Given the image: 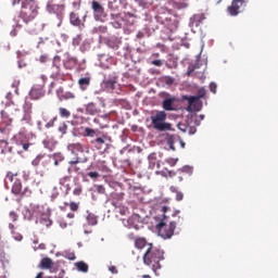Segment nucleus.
Wrapping results in <instances>:
<instances>
[{
  "label": "nucleus",
  "instance_id": "obj_1",
  "mask_svg": "<svg viewBox=\"0 0 278 278\" xmlns=\"http://www.w3.org/2000/svg\"><path fill=\"white\" fill-rule=\"evenodd\" d=\"M148 247L143 254V264L151 266L152 270L156 273L162 268L160 263L164 260V250L153 245V243H150Z\"/></svg>",
  "mask_w": 278,
  "mask_h": 278
},
{
  "label": "nucleus",
  "instance_id": "obj_2",
  "mask_svg": "<svg viewBox=\"0 0 278 278\" xmlns=\"http://www.w3.org/2000/svg\"><path fill=\"white\" fill-rule=\"evenodd\" d=\"M170 208L168 206H163L161 212L163 214V219L161 223L156 225V229L159 231V236L163 238L164 240H168V238H173L175 236V229L177 228V222H170L168 225L166 224V212H168Z\"/></svg>",
  "mask_w": 278,
  "mask_h": 278
},
{
  "label": "nucleus",
  "instance_id": "obj_3",
  "mask_svg": "<svg viewBox=\"0 0 278 278\" xmlns=\"http://www.w3.org/2000/svg\"><path fill=\"white\" fill-rule=\"evenodd\" d=\"M38 16V3L36 0H23L20 11V17L24 23H31Z\"/></svg>",
  "mask_w": 278,
  "mask_h": 278
},
{
  "label": "nucleus",
  "instance_id": "obj_4",
  "mask_svg": "<svg viewBox=\"0 0 278 278\" xmlns=\"http://www.w3.org/2000/svg\"><path fill=\"white\" fill-rule=\"evenodd\" d=\"M18 173H12L8 172L7 173V179L13 184L12 185V193L16 194V197H29L31 195V190H29V187H25L23 189V184L21 182V179L17 178Z\"/></svg>",
  "mask_w": 278,
  "mask_h": 278
},
{
  "label": "nucleus",
  "instance_id": "obj_5",
  "mask_svg": "<svg viewBox=\"0 0 278 278\" xmlns=\"http://www.w3.org/2000/svg\"><path fill=\"white\" fill-rule=\"evenodd\" d=\"M101 130L93 129L90 127L85 128V137L87 138H96L90 141L92 147L97 149V151H101L103 149V144H105V140H108V136L102 135Z\"/></svg>",
  "mask_w": 278,
  "mask_h": 278
},
{
  "label": "nucleus",
  "instance_id": "obj_6",
  "mask_svg": "<svg viewBox=\"0 0 278 278\" xmlns=\"http://www.w3.org/2000/svg\"><path fill=\"white\" fill-rule=\"evenodd\" d=\"M166 112L157 111L156 114L151 115L152 127L156 131H170L172 125L166 123Z\"/></svg>",
  "mask_w": 278,
  "mask_h": 278
},
{
  "label": "nucleus",
  "instance_id": "obj_7",
  "mask_svg": "<svg viewBox=\"0 0 278 278\" xmlns=\"http://www.w3.org/2000/svg\"><path fill=\"white\" fill-rule=\"evenodd\" d=\"M188 101L187 112H201L203 110V94L200 96H190L185 98Z\"/></svg>",
  "mask_w": 278,
  "mask_h": 278
},
{
  "label": "nucleus",
  "instance_id": "obj_8",
  "mask_svg": "<svg viewBox=\"0 0 278 278\" xmlns=\"http://www.w3.org/2000/svg\"><path fill=\"white\" fill-rule=\"evenodd\" d=\"M40 79L42 84L33 86L29 92V97L34 101H38V99H42V97H45V84H47V76L41 75Z\"/></svg>",
  "mask_w": 278,
  "mask_h": 278
},
{
  "label": "nucleus",
  "instance_id": "obj_9",
  "mask_svg": "<svg viewBox=\"0 0 278 278\" xmlns=\"http://www.w3.org/2000/svg\"><path fill=\"white\" fill-rule=\"evenodd\" d=\"M88 162V157H79L72 160L68 162L67 173L71 175V173H76L77 175H81V164H86Z\"/></svg>",
  "mask_w": 278,
  "mask_h": 278
},
{
  "label": "nucleus",
  "instance_id": "obj_10",
  "mask_svg": "<svg viewBox=\"0 0 278 278\" xmlns=\"http://www.w3.org/2000/svg\"><path fill=\"white\" fill-rule=\"evenodd\" d=\"M121 201H123V193L114 194L112 200V205L113 207H116L117 210H119L121 216H125L127 212H129V208H127V206H123Z\"/></svg>",
  "mask_w": 278,
  "mask_h": 278
},
{
  "label": "nucleus",
  "instance_id": "obj_11",
  "mask_svg": "<svg viewBox=\"0 0 278 278\" xmlns=\"http://www.w3.org/2000/svg\"><path fill=\"white\" fill-rule=\"evenodd\" d=\"M242 5H244V0H232L231 5L227 8V12L230 16H238Z\"/></svg>",
  "mask_w": 278,
  "mask_h": 278
},
{
  "label": "nucleus",
  "instance_id": "obj_12",
  "mask_svg": "<svg viewBox=\"0 0 278 278\" xmlns=\"http://www.w3.org/2000/svg\"><path fill=\"white\" fill-rule=\"evenodd\" d=\"M85 112L89 116H97V114H101V109L97 103L94 102H89L85 105Z\"/></svg>",
  "mask_w": 278,
  "mask_h": 278
},
{
  "label": "nucleus",
  "instance_id": "obj_13",
  "mask_svg": "<svg viewBox=\"0 0 278 278\" xmlns=\"http://www.w3.org/2000/svg\"><path fill=\"white\" fill-rule=\"evenodd\" d=\"M25 135V131H20L18 135H15L13 137V140H15V143L17 147H22L23 151H29V147H31V143H25L21 140V137Z\"/></svg>",
  "mask_w": 278,
  "mask_h": 278
},
{
  "label": "nucleus",
  "instance_id": "obj_14",
  "mask_svg": "<svg viewBox=\"0 0 278 278\" xmlns=\"http://www.w3.org/2000/svg\"><path fill=\"white\" fill-rule=\"evenodd\" d=\"M92 5V10L94 12V16L96 18H101V16H103L105 9L103 8V5H101V3H99L98 1L93 0L91 2Z\"/></svg>",
  "mask_w": 278,
  "mask_h": 278
},
{
  "label": "nucleus",
  "instance_id": "obj_15",
  "mask_svg": "<svg viewBox=\"0 0 278 278\" xmlns=\"http://www.w3.org/2000/svg\"><path fill=\"white\" fill-rule=\"evenodd\" d=\"M149 244L151 243H149L143 237L135 238V249H138L139 251H142V249L146 248L149 249Z\"/></svg>",
  "mask_w": 278,
  "mask_h": 278
},
{
  "label": "nucleus",
  "instance_id": "obj_16",
  "mask_svg": "<svg viewBox=\"0 0 278 278\" xmlns=\"http://www.w3.org/2000/svg\"><path fill=\"white\" fill-rule=\"evenodd\" d=\"M52 267H53V260H51L50 257H43L39 263V268H41V270H49Z\"/></svg>",
  "mask_w": 278,
  "mask_h": 278
},
{
  "label": "nucleus",
  "instance_id": "obj_17",
  "mask_svg": "<svg viewBox=\"0 0 278 278\" xmlns=\"http://www.w3.org/2000/svg\"><path fill=\"white\" fill-rule=\"evenodd\" d=\"M70 23L71 25H74V27H81L84 23H81V20L79 18V14L72 12L70 14Z\"/></svg>",
  "mask_w": 278,
  "mask_h": 278
},
{
  "label": "nucleus",
  "instance_id": "obj_18",
  "mask_svg": "<svg viewBox=\"0 0 278 278\" xmlns=\"http://www.w3.org/2000/svg\"><path fill=\"white\" fill-rule=\"evenodd\" d=\"M3 123L5 124L4 128H0L1 134H10V126L12 125V118L8 117V115L2 112Z\"/></svg>",
  "mask_w": 278,
  "mask_h": 278
},
{
  "label": "nucleus",
  "instance_id": "obj_19",
  "mask_svg": "<svg viewBox=\"0 0 278 278\" xmlns=\"http://www.w3.org/2000/svg\"><path fill=\"white\" fill-rule=\"evenodd\" d=\"M173 5L176 10H185V8H188V0H174Z\"/></svg>",
  "mask_w": 278,
  "mask_h": 278
},
{
  "label": "nucleus",
  "instance_id": "obj_20",
  "mask_svg": "<svg viewBox=\"0 0 278 278\" xmlns=\"http://www.w3.org/2000/svg\"><path fill=\"white\" fill-rule=\"evenodd\" d=\"M174 101H175V99H170V98L165 99V100L163 101V110H166V112H173V110H175V109L173 108Z\"/></svg>",
  "mask_w": 278,
  "mask_h": 278
},
{
  "label": "nucleus",
  "instance_id": "obj_21",
  "mask_svg": "<svg viewBox=\"0 0 278 278\" xmlns=\"http://www.w3.org/2000/svg\"><path fill=\"white\" fill-rule=\"evenodd\" d=\"M67 149L72 152L75 153V151H79L80 153H84V146L81 143H70L67 146Z\"/></svg>",
  "mask_w": 278,
  "mask_h": 278
},
{
  "label": "nucleus",
  "instance_id": "obj_22",
  "mask_svg": "<svg viewBox=\"0 0 278 278\" xmlns=\"http://www.w3.org/2000/svg\"><path fill=\"white\" fill-rule=\"evenodd\" d=\"M87 223L88 225H91V227H94L99 223V217L94 215V213H89L87 215Z\"/></svg>",
  "mask_w": 278,
  "mask_h": 278
},
{
  "label": "nucleus",
  "instance_id": "obj_23",
  "mask_svg": "<svg viewBox=\"0 0 278 278\" xmlns=\"http://www.w3.org/2000/svg\"><path fill=\"white\" fill-rule=\"evenodd\" d=\"M78 85L80 89L88 90V86H90V77H84L78 79Z\"/></svg>",
  "mask_w": 278,
  "mask_h": 278
},
{
  "label": "nucleus",
  "instance_id": "obj_24",
  "mask_svg": "<svg viewBox=\"0 0 278 278\" xmlns=\"http://www.w3.org/2000/svg\"><path fill=\"white\" fill-rule=\"evenodd\" d=\"M75 267L79 273H88L89 269L88 264H86L84 261L75 263Z\"/></svg>",
  "mask_w": 278,
  "mask_h": 278
},
{
  "label": "nucleus",
  "instance_id": "obj_25",
  "mask_svg": "<svg viewBox=\"0 0 278 278\" xmlns=\"http://www.w3.org/2000/svg\"><path fill=\"white\" fill-rule=\"evenodd\" d=\"M53 10H60V13H58V18L60 21L58 27H60V25H62V20L64 18V7L53 5Z\"/></svg>",
  "mask_w": 278,
  "mask_h": 278
},
{
  "label": "nucleus",
  "instance_id": "obj_26",
  "mask_svg": "<svg viewBox=\"0 0 278 278\" xmlns=\"http://www.w3.org/2000/svg\"><path fill=\"white\" fill-rule=\"evenodd\" d=\"M103 84H104L105 88H109V90H114V86L116 84V78H110V79L105 78L103 80Z\"/></svg>",
  "mask_w": 278,
  "mask_h": 278
},
{
  "label": "nucleus",
  "instance_id": "obj_27",
  "mask_svg": "<svg viewBox=\"0 0 278 278\" xmlns=\"http://www.w3.org/2000/svg\"><path fill=\"white\" fill-rule=\"evenodd\" d=\"M68 181H71V177L64 176L60 178L59 184L60 186H66V194H68V191L71 190V187L68 186Z\"/></svg>",
  "mask_w": 278,
  "mask_h": 278
},
{
  "label": "nucleus",
  "instance_id": "obj_28",
  "mask_svg": "<svg viewBox=\"0 0 278 278\" xmlns=\"http://www.w3.org/2000/svg\"><path fill=\"white\" fill-rule=\"evenodd\" d=\"M159 175H161L162 177H166V178H173L175 177V175H177V173H175L174 170H168V169H163L161 172H157Z\"/></svg>",
  "mask_w": 278,
  "mask_h": 278
},
{
  "label": "nucleus",
  "instance_id": "obj_29",
  "mask_svg": "<svg viewBox=\"0 0 278 278\" xmlns=\"http://www.w3.org/2000/svg\"><path fill=\"white\" fill-rule=\"evenodd\" d=\"M59 114H60L61 118H71V111H68V109L60 108Z\"/></svg>",
  "mask_w": 278,
  "mask_h": 278
},
{
  "label": "nucleus",
  "instance_id": "obj_30",
  "mask_svg": "<svg viewBox=\"0 0 278 278\" xmlns=\"http://www.w3.org/2000/svg\"><path fill=\"white\" fill-rule=\"evenodd\" d=\"M65 205H68V207L72 212H78L79 211V203L71 202L70 204L65 203Z\"/></svg>",
  "mask_w": 278,
  "mask_h": 278
},
{
  "label": "nucleus",
  "instance_id": "obj_31",
  "mask_svg": "<svg viewBox=\"0 0 278 278\" xmlns=\"http://www.w3.org/2000/svg\"><path fill=\"white\" fill-rule=\"evenodd\" d=\"M59 131L62 134V136L66 135V131H68V125L66 123H63L59 126Z\"/></svg>",
  "mask_w": 278,
  "mask_h": 278
},
{
  "label": "nucleus",
  "instance_id": "obj_32",
  "mask_svg": "<svg viewBox=\"0 0 278 278\" xmlns=\"http://www.w3.org/2000/svg\"><path fill=\"white\" fill-rule=\"evenodd\" d=\"M165 162H166V164H168L169 166H176V165H177V162H179V159L169 157V159H166Z\"/></svg>",
  "mask_w": 278,
  "mask_h": 278
},
{
  "label": "nucleus",
  "instance_id": "obj_33",
  "mask_svg": "<svg viewBox=\"0 0 278 278\" xmlns=\"http://www.w3.org/2000/svg\"><path fill=\"white\" fill-rule=\"evenodd\" d=\"M62 99L68 100V99H75V93L67 91L62 94Z\"/></svg>",
  "mask_w": 278,
  "mask_h": 278
},
{
  "label": "nucleus",
  "instance_id": "obj_34",
  "mask_svg": "<svg viewBox=\"0 0 278 278\" xmlns=\"http://www.w3.org/2000/svg\"><path fill=\"white\" fill-rule=\"evenodd\" d=\"M87 177H90V179H99L100 175L98 172H89Z\"/></svg>",
  "mask_w": 278,
  "mask_h": 278
},
{
  "label": "nucleus",
  "instance_id": "obj_35",
  "mask_svg": "<svg viewBox=\"0 0 278 278\" xmlns=\"http://www.w3.org/2000/svg\"><path fill=\"white\" fill-rule=\"evenodd\" d=\"M96 190L99 194H105V187H103V185H98Z\"/></svg>",
  "mask_w": 278,
  "mask_h": 278
},
{
  "label": "nucleus",
  "instance_id": "obj_36",
  "mask_svg": "<svg viewBox=\"0 0 278 278\" xmlns=\"http://www.w3.org/2000/svg\"><path fill=\"white\" fill-rule=\"evenodd\" d=\"M42 160V156H37L36 159L33 160L31 164L33 166H40V161Z\"/></svg>",
  "mask_w": 278,
  "mask_h": 278
},
{
  "label": "nucleus",
  "instance_id": "obj_37",
  "mask_svg": "<svg viewBox=\"0 0 278 278\" xmlns=\"http://www.w3.org/2000/svg\"><path fill=\"white\" fill-rule=\"evenodd\" d=\"M83 192V189L81 187H76L74 190H73V194H75V197H79V194H81Z\"/></svg>",
  "mask_w": 278,
  "mask_h": 278
},
{
  "label": "nucleus",
  "instance_id": "obj_38",
  "mask_svg": "<svg viewBox=\"0 0 278 278\" xmlns=\"http://www.w3.org/2000/svg\"><path fill=\"white\" fill-rule=\"evenodd\" d=\"M43 144H45L46 149H49L50 151H53V146H51V141L45 140Z\"/></svg>",
  "mask_w": 278,
  "mask_h": 278
},
{
  "label": "nucleus",
  "instance_id": "obj_39",
  "mask_svg": "<svg viewBox=\"0 0 278 278\" xmlns=\"http://www.w3.org/2000/svg\"><path fill=\"white\" fill-rule=\"evenodd\" d=\"M10 218L13 223H16V220H18V215H16L14 212H11Z\"/></svg>",
  "mask_w": 278,
  "mask_h": 278
},
{
  "label": "nucleus",
  "instance_id": "obj_40",
  "mask_svg": "<svg viewBox=\"0 0 278 278\" xmlns=\"http://www.w3.org/2000/svg\"><path fill=\"white\" fill-rule=\"evenodd\" d=\"M176 201H184V193L181 191L176 193Z\"/></svg>",
  "mask_w": 278,
  "mask_h": 278
},
{
  "label": "nucleus",
  "instance_id": "obj_41",
  "mask_svg": "<svg viewBox=\"0 0 278 278\" xmlns=\"http://www.w3.org/2000/svg\"><path fill=\"white\" fill-rule=\"evenodd\" d=\"M109 270H110L113 275H117V274H118V269L116 268V266H111V267H109Z\"/></svg>",
  "mask_w": 278,
  "mask_h": 278
},
{
  "label": "nucleus",
  "instance_id": "obj_42",
  "mask_svg": "<svg viewBox=\"0 0 278 278\" xmlns=\"http://www.w3.org/2000/svg\"><path fill=\"white\" fill-rule=\"evenodd\" d=\"M152 64L154 66H162L163 62H162V60H154V61H152Z\"/></svg>",
  "mask_w": 278,
  "mask_h": 278
},
{
  "label": "nucleus",
  "instance_id": "obj_43",
  "mask_svg": "<svg viewBox=\"0 0 278 278\" xmlns=\"http://www.w3.org/2000/svg\"><path fill=\"white\" fill-rule=\"evenodd\" d=\"M192 73H194V67H191L188 70L187 76L190 77L192 75Z\"/></svg>",
  "mask_w": 278,
  "mask_h": 278
},
{
  "label": "nucleus",
  "instance_id": "obj_44",
  "mask_svg": "<svg viewBox=\"0 0 278 278\" xmlns=\"http://www.w3.org/2000/svg\"><path fill=\"white\" fill-rule=\"evenodd\" d=\"M168 144H169V149H170L172 151H175V150H176V149H175V143H173V141H169Z\"/></svg>",
  "mask_w": 278,
  "mask_h": 278
},
{
  "label": "nucleus",
  "instance_id": "obj_45",
  "mask_svg": "<svg viewBox=\"0 0 278 278\" xmlns=\"http://www.w3.org/2000/svg\"><path fill=\"white\" fill-rule=\"evenodd\" d=\"M210 88L212 92H216V85L211 84Z\"/></svg>",
  "mask_w": 278,
  "mask_h": 278
},
{
  "label": "nucleus",
  "instance_id": "obj_46",
  "mask_svg": "<svg viewBox=\"0 0 278 278\" xmlns=\"http://www.w3.org/2000/svg\"><path fill=\"white\" fill-rule=\"evenodd\" d=\"M67 218H75V213H67Z\"/></svg>",
  "mask_w": 278,
  "mask_h": 278
},
{
  "label": "nucleus",
  "instance_id": "obj_47",
  "mask_svg": "<svg viewBox=\"0 0 278 278\" xmlns=\"http://www.w3.org/2000/svg\"><path fill=\"white\" fill-rule=\"evenodd\" d=\"M178 224H179V225H184V218L178 217Z\"/></svg>",
  "mask_w": 278,
  "mask_h": 278
},
{
  "label": "nucleus",
  "instance_id": "obj_48",
  "mask_svg": "<svg viewBox=\"0 0 278 278\" xmlns=\"http://www.w3.org/2000/svg\"><path fill=\"white\" fill-rule=\"evenodd\" d=\"M177 181H179V182L184 181V176H178Z\"/></svg>",
  "mask_w": 278,
  "mask_h": 278
},
{
  "label": "nucleus",
  "instance_id": "obj_49",
  "mask_svg": "<svg viewBox=\"0 0 278 278\" xmlns=\"http://www.w3.org/2000/svg\"><path fill=\"white\" fill-rule=\"evenodd\" d=\"M180 214V211H174V213L172 214V216H177Z\"/></svg>",
  "mask_w": 278,
  "mask_h": 278
},
{
  "label": "nucleus",
  "instance_id": "obj_50",
  "mask_svg": "<svg viewBox=\"0 0 278 278\" xmlns=\"http://www.w3.org/2000/svg\"><path fill=\"white\" fill-rule=\"evenodd\" d=\"M43 275H45V274L41 271V273L37 274L36 278H42Z\"/></svg>",
  "mask_w": 278,
  "mask_h": 278
},
{
  "label": "nucleus",
  "instance_id": "obj_51",
  "mask_svg": "<svg viewBox=\"0 0 278 278\" xmlns=\"http://www.w3.org/2000/svg\"><path fill=\"white\" fill-rule=\"evenodd\" d=\"M199 118H200L201 121H204V119H205V115H200Z\"/></svg>",
  "mask_w": 278,
  "mask_h": 278
},
{
  "label": "nucleus",
  "instance_id": "obj_52",
  "mask_svg": "<svg viewBox=\"0 0 278 278\" xmlns=\"http://www.w3.org/2000/svg\"><path fill=\"white\" fill-rule=\"evenodd\" d=\"M0 143L8 144V141L7 140H0Z\"/></svg>",
  "mask_w": 278,
  "mask_h": 278
},
{
  "label": "nucleus",
  "instance_id": "obj_53",
  "mask_svg": "<svg viewBox=\"0 0 278 278\" xmlns=\"http://www.w3.org/2000/svg\"><path fill=\"white\" fill-rule=\"evenodd\" d=\"M39 249L45 250V249H46V245H45V244H40V245H39Z\"/></svg>",
  "mask_w": 278,
  "mask_h": 278
},
{
  "label": "nucleus",
  "instance_id": "obj_54",
  "mask_svg": "<svg viewBox=\"0 0 278 278\" xmlns=\"http://www.w3.org/2000/svg\"><path fill=\"white\" fill-rule=\"evenodd\" d=\"M9 227H10L11 230L14 229V225H12V224H9Z\"/></svg>",
  "mask_w": 278,
  "mask_h": 278
},
{
  "label": "nucleus",
  "instance_id": "obj_55",
  "mask_svg": "<svg viewBox=\"0 0 278 278\" xmlns=\"http://www.w3.org/2000/svg\"><path fill=\"white\" fill-rule=\"evenodd\" d=\"M46 127H53V125L48 123Z\"/></svg>",
  "mask_w": 278,
  "mask_h": 278
},
{
  "label": "nucleus",
  "instance_id": "obj_56",
  "mask_svg": "<svg viewBox=\"0 0 278 278\" xmlns=\"http://www.w3.org/2000/svg\"><path fill=\"white\" fill-rule=\"evenodd\" d=\"M142 277L143 278H151V276H149V275H143Z\"/></svg>",
  "mask_w": 278,
  "mask_h": 278
},
{
  "label": "nucleus",
  "instance_id": "obj_57",
  "mask_svg": "<svg viewBox=\"0 0 278 278\" xmlns=\"http://www.w3.org/2000/svg\"><path fill=\"white\" fill-rule=\"evenodd\" d=\"M58 164H59L58 161H55V162H54V166H58Z\"/></svg>",
  "mask_w": 278,
  "mask_h": 278
},
{
  "label": "nucleus",
  "instance_id": "obj_58",
  "mask_svg": "<svg viewBox=\"0 0 278 278\" xmlns=\"http://www.w3.org/2000/svg\"><path fill=\"white\" fill-rule=\"evenodd\" d=\"M181 147H182V148L186 147V143H181Z\"/></svg>",
  "mask_w": 278,
  "mask_h": 278
},
{
  "label": "nucleus",
  "instance_id": "obj_59",
  "mask_svg": "<svg viewBox=\"0 0 278 278\" xmlns=\"http://www.w3.org/2000/svg\"><path fill=\"white\" fill-rule=\"evenodd\" d=\"M199 17V15H194V18H198Z\"/></svg>",
  "mask_w": 278,
  "mask_h": 278
},
{
  "label": "nucleus",
  "instance_id": "obj_60",
  "mask_svg": "<svg viewBox=\"0 0 278 278\" xmlns=\"http://www.w3.org/2000/svg\"><path fill=\"white\" fill-rule=\"evenodd\" d=\"M9 151H10V153H12V149H10Z\"/></svg>",
  "mask_w": 278,
  "mask_h": 278
},
{
  "label": "nucleus",
  "instance_id": "obj_61",
  "mask_svg": "<svg viewBox=\"0 0 278 278\" xmlns=\"http://www.w3.org/2000/svg\"><path fill=\"white\" fill-rule=\"evenodd\" d=\"M61 210H64V207H61Z\"/></svg>",
  "mask_w": 278,
  "mask_h": 278
}]
</instances>
